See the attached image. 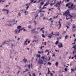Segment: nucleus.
<instances>
[{
    "label": "nucleus",
    "instance_id": "nucleus-1",
    "mask_svg": "<svg viewBox=\"0 0 76 76\" xmlns=\"http://www.w3.org/2000/svg\"><path fill=\"white\" fill-rule=\"evenodd\" d=\"M63 15V16H64V15H65V16H69L71 18H72V17H73V16L70 15V12H69V11H68V10H67L65 12H64Z\"/></svg>",
    "mask_w": 76,
    "mask_h": 76
},
{
    "label": "nucleus",
    "instance_id": "nucleus-2",
    "mask_svg": "<svg viewBox=\"0 0 76 76\" xmlns=\"http://www.w3.org/2000/svg\"><path fill=\"white\" fill-rule=\"evenodd\" d=\"M68 8L69 9H72V10H76V8H75V7L73 5V4H72L71 5V6H69L68 7Z\"/></svg>",
    "mask_w": 76,
    "mask_h": 76
},
{
    "label": "nucleus",
    "instance_id": "nucleus-3",
    "mask_svg": "<svg viewBox=\"0 0 76 76\" xmlns=\"http://www.w3.org/2000/svg\"><path fill=\"white\" fill-rule=\"evenodd\" d=\"M61 1H60L59 2H58L56 4L55 6H56V7L59 8V7H60V4H61Z\"/></svg>",
    "mask_w": 76,
    "mask_h": 76
},
{
    "label": "nucleus",
    "instance_id": "nucleus-4",
    "mask_svg": "<svg viewBox=\"0 0 76 76\" xmlns=\"http://www.w3.org/2000/svg\"><path fill=\"white\" fill-rule=\"evenodd\" d=\"M20 12H22L23 13H25V15L26 16V15H28V12H27L26 10L25 11V10H22L20 11Z\"/></svg>",
    "mask_w": 76,
    "mask_h": 76
},
{
    "label": "nucleus",
    "instance_id": "nucleus-5",
    "mask_svg": "<svg viewBox=\"0 0 76 76\" xmlns=\"http://www.w3.org/2000/svg\"><path fill=\"white\" fill-rule=\"evenodd\" d=\"M72 48H74V51H73L72 52V54L74 55L75 53H76V45H73Z\"/></svg>",
    "mask_w": 76,
    "mask_h": 76
},
{
    "label": "nucleus",
    "instance_id": "nucleus-6",
    "mask_svg": "<svg viewBox=\"0 0 76 76\" xmlns=\"http://www.w3.org/2000/svg\"><path fill=\"white\" fill-rule=\"evenodd\" d=\"M38 63H39V64L42 65V64H43V60H42V59H41L38 61Z\"/></svg>",
    "mask_w": 76,
    "mask_h": 76
},
{
    "label": "nucleus",
    "instance_id": "nucleus-7",
    "mask_svg": "<svg viewBox=\"0 0 76 76\" xmlns=\"http://www.w3.org/2000/svg\"><path fill=\"white\" fill-rule=\"evenodd\" d=\"M58 46L59 48H62V47H63V44H62V43H60V44H59Z\"/></svg>",
    "mask_w": 76,
    "mask_h": 76
},
{
    "label": "nucleus",
    "instance_id": "nucleus-8",
    "mask_svg": "<svg viewBox=\"0 0 76 76\" xmlns=\"http://www.w3.org/2000/svg\"><path fill=\"white\" fill-rule=\"evenodd\" d=\"M19 32V30L18 29H15L14 31V32L15 34H18V33H19V32Z\"/></svg>",
    "mask_w": 76,
    "mask_h": 76
},
{
    "label": "nucleus",
    "instance_id": "nucleus-9",
    "mask_svg": "<svg viewBox=\"0 0 76 76\" xmlns=\"http://www.w3.org/2000/svg\"><path fill=\"white\" fill-rule=\"evenodd\" d=\"M10 20L8 21L7 23V25L9 26H10L12 25V24H10Z\"/></svg>",
    "mask_w": 76,
    "mask_h": 76
},
{
    "label": "nucleus",
    "instance_id": "nucleus-10",
    "mask_svg": "<svg viewBox=\"0 0 76 76\" xmlns=\"http://www.w3.org/2000/svg\"><path fill=\"white\" fill-rule=\"evenodd\" d=\"M22 28V26H18L17 29H19V30H18V32H20V28Z\"/></svg>",
    "mask_w": 76,
    "mask_h": 76
},
{
    "label": "nucleus",
    "instance_id": "nucleus-11",
    "mask_svg": "<svg viewBox=\"0 0 76 76\" xmlns=\"http://www.w3.org/2000/svg\"><path fill=\"white\" fill-rule=\"evenodd\" d=\"M49 0H48V1L46 2V4H45L44 6H46L48 5V4H50V3H49Z\"/></svg>",
    "mask_w": 76,
    "mask_h": 76
},
{
    "label": "nucleus",
    "instance_id": "nucleus-12",
    "mask_svg": "<svg viewBox=\"0 0 76 76\" xmlns=\"http://www.w3.org/2000/svg\"><path fill=\"white\" fill-rule=\"evenodd\" d=\"M73 26H74L72 27V32H75V30L73 29H74V28H76V26L75 25V24H73Z\"/></svg>",
    "mask_w": 76,
    "mask_h": 76
},
{
    "label": "nucleus",
    "instance_id": "nucleus-13",
    "mask_svg": "<svg viewBox=\"0 0 76 76\" xmlns=\"http://www.w3.org/2000/svg\"><path fill=\"white\" fill-rule=\"evenodd\" d=\"M23 61H24V63H26L27 62V59L24 58L23 60Z\"/></svg>",
    "mask_w": 76,
    "mask_h": 76
},
{
    "label": "nucleus",
    "instance_id": "nucleus-14",
    "mask_svg": "<svg viewBox=\"0 0 76 76\" xmlns=\"http://www.w3.org/2000/svg\"><path fill=\"white\" fill-rule=\"evenodd\" d=\"M70 3H68L66 4V7H68V6H69L70 5Z\"/></svg>",
    "mask_w": 76,
    "mask_h": 76
},
{
    "label": "nucleus",
    "instance_id": "nucleus-15",
    "mask_svg": "<svg viewBox=\"0 0 76 76\" xmlns=\"http://www.w3.org/2000/svg\"><path fill=\"white\" fill-rule=\"evenodd\" d=\"M56 1L55 0L54 2L53 3H51L50 4V6H53V5L55 4V3H56Z\"/></svg>",
    "mask_w": 76,
    "mask_h": 76
},
{
    "label": "nucleus",
    "instance_id": "nucleus-16",
    "mask_svg": "<svg viewBox=\"0 0 76 76\" xmlns=\"http://www.w3.org/2000/svg\"><path fill=\"white\" fill-rule=\"evenodd\" d=\"M53 35H56V36H59V32H58V34H53Z\"/></svg>",
    "mask_w": 76,
    "mask_h": 76
},
{
    "label": "nucleus",
    "instance_id": "nucleus-17",
    "mask_svg": "<svg viewBox=\"0 0 76 76\" xmlns=\"http://www.w3.org/2000/svg\"><path fill=\"white\" fill-rule=\"evenodd\" d=\"M40 4L41 6H42V5L44 4V1H43L42 2H41Z\"/></svg>",
    "mask_w": 76,
    "mask_h": 76
},
{
    "label": "nucleus",
    "instance_id": "nucleus-18",
    "mask_svg": "<svg viewBox=\"0 0 76 76\" xmlns=\"http://www.w3.org/2000/svg\"><path fill=\"white\" fill-rule=\"evenodd\" d=\"M49 36H48V38H51L52 35H51V34H49Z\"/></svg>",
    "mask_w": 76,
    "mask_h": 76
},
{
    "label": "nucleus",
    "instance_id": "nucleus-19",
    "mask_svg": "<svg viewBox=\"0 0 76 76\" xmlns=\"http://www.w3.org/2000/svg\"><path fill=\"white\" fill-rule=\"evenodd\" d=\"M8 10L7 9H3L2 10V11H6L7 10Z\"/></svg>",
    "mask_w": 76,
    "mask_h": 76
},
{
    "label": "nucleus",
    "instance_id": "nucleus-20",
    "mask_svg": "<svg viewBox=\"0 0 76 76\" xmlns=\"http://www.w3.org/2000/svg\"><path fill=\"white\" fill-rule=\"evenodd\" d=\"M50 73V69L49 68H48V73L47 74L48 75V74H49Z\"/></svg>",
    "mask_w": 76,
    "mask_h": 76
},
{
    "label": "nucleus",
    "instance_id": "nucleus-21",
    "mask_svg": "<svg viewBox=\"0 0 76 76\" xmlns=\"http://www.w3.org/2000/svg\"><path fill=\"white\" fill-rule=\"evenodd\" d=\"M58 62H57L55 64V65L56 66H58Z\"/></svg>",
    "mask_w": 76,
    "mask_h": 76
},
{
    "label": "nucleus",
    "instance_id": "nucleus-22",
    "mask_svg": "<svg viewBox=\"0 0 76 76\" xmlns=\"http://www.w3.org/2000/svg\"><path fill=\"white\" fill-rule=\"evenodd\" d=\"M40 56H41V55H37V57H39V58Z\"/></svg>",
    "mask_w": 76,
    "mask_h": 76
},
{
    "label": "nucleus",
    "instance_id": "nucleus-23",
    "mask_svg": "<svg viewBox=\"0 0 76 76\" xmlns=\"http://www.w3.org/2000/svg\"><path fill=\"white\" fill-rule=\"evenodd\" d=\"M45 6H44V5L43 6V7L42 8V10L43 9H45V8H47V7H45Z\"/></svg>",
    "mask_w": 76,
    "mask_h": 76
},
{
    "label": "nucleus",
    "instance_id": "nucleus-24",
    "mask_svg": "<svg viewBox=\"0 0 76 76\" xmlns=\"http://www.w3.org/2000/svg\"><path fill=\"white\" fill-rule=\"evenodd\" d=\"M31 65H30V64H29V65H28V69H31V67H30V66H31Z\"/></svg>",
    "mask_w": 76,
    "mask_h": 76
},
{
    "label": "nucleus",
    "instance_id": "nucleus-25",
    "mask_svg": "<svg viewBox=\"0 0 76 76\" xmlns=\"http://www.w3.org/2000/svg\"><path fill=\"white\" fill-rule=\"evenodd\" d=\"M65 39H67V38H68V36L67 35H66V36H65Z\"/></svg>",
    "mask_w": 76,
    "mask_h": 76
},
{
    "label": "nucleus",
    "instance_id": "nucleus-26",
    "mask_svg": "<svg viewBox=\"0 0 76 76\" xmlns=\"http://www.w3.org/2000/svg\"><path fill=\"white\" fill-rule=\"evenodd\" d=\"M20 72V71L19 70L18 72H17L16 75H18L19 73V72Z\"/></svg>",
    "mask_w": 76,
    "mask_h": 76
},
{
    "label": "nucleus",
    "instance_id": "nucleus-27",
    "mask_svg": "<svg viewBox=\"0 0 76 76\" xmlns=\"http://www.w3.org/2000/svg\"><path fill=\"white\" fill-rule=\"evenodd\" d=\"M33 22H34V23H35L34 24L35 25H36V24H37V22H36V21H35V20H34L33 21Z\"/></svg>",
    "mask_w": 76,
    "mask_h": 76
},
{
    "label": "nucleus",
    "instance_id": "nucleus-28",
    "mask_svg": "<svg viewBox=\"0 0 76 76\" xmlns=\"http://www.w3.org/2000/svg\"><path fill=\"white\" fill-rule=\"evenodd\" d=\"M64 70H65V72L67 71V68H65L64 69Z\"/></svg>",
    "mask_w": 76,
    "mask_h": 76
},
{
    "label": "nucleus",
    "instance_id": "nucleus-29",
    "mask_svg": "<svg viewBox=\"0 0 76 76\" xmlns=\"http://www.w3.org/2000/svg\"><path fill=\"white\" fill-rule=\"evenodd\" d=\"M28 28H29V29H31V25H29L28 26Z\"/></svg>",
    "mask_w": 76,
    "mask_h": 76
},
{
    "label": "nucleus",
    "instance_id": "nucleus-30",
    "mask_svg": "<svg viewBox=\"0 0 76 76\" xmlns=\"http://www.w3.org/2000/svg\"><path fill=\"white\" fill-rule=\"evenodd\" d=\"M18 15H19L18 16H20V15H21V13H20V12H19L18 13Z\"/></svg>",
    "mask_w": 76,
    "mask_h": 76
},
{
    "label": "nucleus",
    "instance_id": "nucleus-31",
    "mask_svg": "<svg viewBox=\"0 0 76 76\" xmlns=\"http://www.w3.org/2000/svg\"><path fill=\"white\" fill-rule=\"evenodd\" d=\"M42 52L41 53V52H40V51H38V53H39V54H41V53H43V51H42Z\"/></svg>",
    "mask_w": 76,
    "mask_h": 76
},
{
    "label": "nucleus",
    "instance_id": "nucleus-32",
    "mask_svg": "<svg viewBox=\"0 0 76 76\" xmlns=\"http://www.w3.org/2000/svg\"><path fill=\"white\" fill-rule=\"evenodd\" d=\"M17 67L19 69H21V68L20 66H17Z\"/></svg>",
    "mask_w": 76,
    "mask_h": 76
},
{
    "label": "nucleus",
    "instance_id": "nucleus-33",
    "mask_svg": "<svg viewBox=\"0 0 76 76\" xmlns=\"http://www.w3.org/2000/svg\"><path fill=\"white\" fill-rule=\"evenodd\" d=\"M58 41H56V42H55L56 44H58Z\"/></svg>",
    "mask_w": 76,
    "mask_h": 76
},
{
    "label": "nucleus",
    "instance_id": "nucleus-34",
    "mask_svg": "<svg viewBox=\"0 0 76 76\" xmlns=\"http://www.w3.org/2000/svg\"><path fill=\"white\" fill-rule=\"evenodd\" d=\"M44 27L40 29V31H42L43 29H44Z\"/></svg>",
    "mask_w": 76,
    "mask_h": 76
},
{
    "label": "nucleus",
    "instance_id": "nucleus-35",
    "mask_svg": "<svg viewBox=\"0 0 76 76\" xmlns=\"http://www.w3.org/2000/svg\"><path fill=\"white\" fill-rule=\"evenodd\" d=\"M42 37L43 38H45V35H44V34H42Z\"/></svg>",
    "mask_w": 76,
    "mask_h": 76
},
{
    "label": "nucleus",
    "instance_id": "nucleus-36",
    "mask_svg": "<svg viewBox=\"0 0 76 76\" xmlns=\"http://www.w3.org/2000/svg\"><path fill=\"white\" fill-rule=\"evenodd\" d=\"M29 6L28 5L27 6V7H26V10H28V8H29Z\"/></svg>",
    "mask_w": 76,
    "mask_h": 76
},
{
    "label": "nucleus",
    "instance_id": "nucleus-37",
    "mask_svg": "<svg viewBox=\"0 0 76 76\" xmlns=\"http://www.w3.org/2000/svg\"><path fill=\"white\" fill-rule=\"evenodd\" d=\"M48 64H49V65H51V64L50 63V62H48Z\"/></svg>",
    "mask_w": 76,
    "mask_h": 76
},
{
    "label": "nucleus",
    "instance_id": "nucleus-38",
    "mask_svg": "<svg viewBox=\"0 0 76 76\" xmlns=\"http://www.w3.org/2000/svg\"><path fill=\"white\" fill-rule=\"evenodd\" d=\"M42 12V9L40 10H39L38 12L40 13V12Z\"/></svg>",
    "mask_w": 76,
    "mask_h": 76
},
{
    "label": "nucleus",
    "instance_id": "nucleus-39",
    "mask_svg": "<svg viewBox=\"0 0 76 76\" xmlns=\"http://www.w3.org/2000/svg\"><path fill=\"white\" fill-rule=\"evenodd\" d=\"M2 1L3 2H4V0L2 1L1 0H0V3H1V2Z\"/></svg>",
    "mask_w": 76,
    "mask_h": 76
},
{
    "label": "nucleus",
    "instance_id": "nucleus-40",
    "mask_svg": "<svg viewBox=\"0 0 76 76\" xmlns=\"http://www.w3.org/2000/svg\"><path fill=\"white\" fill-rule=\"evenodd\" d=\"M42 59H43L44 60V59H45V57L44 56H42Z\"/></svg>",
    "mask_w": 76,
    "mask_h": 76
},
{
    "label": "nucleus",
    "instance_id": "nucleus-41",
    "mask_svg": "<svg viewBox=\"0 0 76 76\" xmlns=\"http://www.w3.org/2000/svg\"><path fill=\"white\" fill-rule=\"evenodd\" d=\"M6 12H7V14L9 13V10H8Z\"/></svg>",
    "mask_w": 76,
    "mask_h": 76
},
{
    "label": "nucleus",
    "instance_id": "nucleus-42",
    "mask_svg": "<svg viewBox=\"0 0 76 76\" xmlns=\"http://www.w3.org/2000/svg\"><path fill=\"white\" fill-rule=\"evenodd\" d=\"M31 3H32V2H34V0H31Z\"/></svg>",
    "mask_w": 76,
    "mask_h": 76
},
{
    "label": "nucleus",
    "instance_id": "nucleus-43",
    "mask_svg": "<svg viewBox=\"0 0 76 76\" xmlns=\"http://www.w3.org/2000/svg\"><path fill=\"white\" fill-rule=\"evenodd\" d=\"M33 76H36V75H35V73H34L33 74Z\"/></svg>",
    "mask_w": 76,
    "mask_h": 76
},
{
    "label": "nucleus",
    "instance_id": "nucleus-44",
    "mask_svg": "<svg viewBox=\"0 0 76 76\" xmlns=\"http://www.w3.org/2000/svg\"><path fill=\"white\" fill-rule=\"evenodd\" d=\"M75 71V69H71V72H74Z\"/></svg>",
    "mask_w": 76,
    "mask_h": 76
},
{
    "label": "nucleus",
    "instance_id": "nucleus-45",
    "mask_svg": "<svg viewBox=\"0 0 76 76\" xmlns=\"http://www.w3.org/2000/svg\"><path fill=\"white\" fill-rule=\"evenodd\" d=\"M25 71L26 72H28V69H25Z\"/></svg>",
    "mask_w": 76,
    "mask_h": 76
},
{
    "label": "nucleus",
    "instance_id": "nucleus-46",
    "mask_svg": "<svg viewBox=\"0 0 76 76\" xmlns=\"http://www.w3.org/2000/svg\"><path fill=\"white\" fill-rule=\"evenodd\" d=\"M76 44V42L74 41V43H72V44Z\"/></svg>",
    "mask_w": 76,
    "mask_h": 76
},
{
    "label": "nucleus",
    "instance_id": "nucleus-47",
    "mask_svg": "<svg viewBox=\"0 0 76 76\" xmlns=\"http://www.w3.org/2000/svg\"><path fill=\"white\" fill-rule=\"evenodd\" d=\"M9 72V70L7 71V73H8Z\"/></svg>",
    "mask_w": 76,
    "mask_h": 76
},
{
    "label": "nucleus",
    "instance_id": "nucleus-48",
    "mask_svg": "<svg viewBox=\"0 0 76 76\" xmlns=\"http://www.w3.org/2000/svg\"><path fill=\"white\" fill-rule=\"evenodd\" d=\"M24 28H22L20 29V31H22V30H23Z\"/></svg>",
    "mask_w": 76,
    "mask_h": 76
},
{
    "label": "nucleus",
    "instance_id": "nucleus-49",
    "mask_svg": "<svg viewBox=\"0 0 76 76\" xmlns=\"http://www.w3.org/2000/svg\"><path fill=\"white\" fill-rule=\"evenodd\" d=\"M31 3H31V2L28 3V4H29V6H31Z\"/></svg>",
    "mask_w": 76,
    "mask_h": 76
},
{
    "label": "nucleus",
    "instance_id": "nucleus-50",
    "mask_svg": "<svg viewBox=\"0 0 76 76\" xmlns=\"http://www.w3.org/2000/svg\"><path fill=\"white\" fill-rule=\"evenodd\" d=\"M74 57H75V59H76V55H75L74 56Z\"/></svg>",
    "mask_w": 76,
    "mask_h": 76
},
{
    "label": "nucleus",
    "instance_id": "nucleus-51",
    "mask_svg": "<svg viewBox=\"0 0 76 76\" xmlns=\"http://www.w3.org/2000/svg\"><path fill=\"white\" fill-rule=\"evenodd\" d=\"M66 27L67 28V29H69V26H66Z\"/></svg>",
    "mask_w": 76,
    "mask_h": 76
},
{
    "label": "nucleus",
    "instance_id": "nucleus-52",
    "mask_svg": "<svg viewBox=\"0 0 76 76\" xmlns=\"http://www.w3.org/2000/svg\"><path fill=\"white\" fill-rule=\"evenodd\" d=\"M29 23H31V24H32V21H29Z\"/></svg>",
    "mask_w": 76,
    "mask_h": 76
},
{
    "label": "nucleus",
    "instance_id": "nucleus-53",
    "mask_svg": "<svg viewBox=\"0 0 76 76\" xmlns=\"http://www.w3.org/2000/svg\"><path fill=\"white\" fill-rule=\"evenodd\" d=\"M4 44H5V42H4L2 44V45H4Z\"/></svg>",
    "mask_w": 76,
    "mask_h": 76
},
{
    "label": "nucleus",
    "instance_id": "nucleus-54",
    "mask_svg": "<svg viewBox=\"0 0 76 76\" xmlns=\"http://www.w3.org/2000/svg\"><path fill=\"white\" fill-rule=\"evenodd\" d=\"M42 33H43V34H44V32H45V31H44V30H42Z\"/></svg>",
    "mask_w": 76,
    "mask_h": 76
},
{
    "label": "nucleus",
    "instance_id": "nucleus-55",
    "mask_svg": "<svg viewBox=\"0 0 76 76\" xmlns=\"http://www.w3.org/2000/svg\"><path fill=\"white\" fill-rule=\"evenodd\" d=\"M4 73V71H3V72H1V74H3Z\"/></svg>",
    "mask_w": 76,
    "mask_h": 76
},
{
    "label": "nucleus",
    "instance_id": "nucleus-56",
    "mask_svg": "<svg viewBox=\"0 0 76 76\" xmlns=\"http://www.w3.org/2000/svg\"><path fill=\"white\" fill-rule=\"evenodd\" d=\"M50 75H51V76H54L53 75V73H51V72L50 73Z\"/></svg>",
    "mask_w": 76,
    "mask_h": 76
},
{
    "label": "nucleus",
    "instance_id": "nucleus-57",
    "mask_svg": "<svg viewBox=\"0 0 76 76\" xmlns=\"http://www.w3.org/2000/svg\"><path fill=\"white\" fill-rule=\"evenodd\" d=\"M45 52H49V51H48V50H46V51H45Z\"/></svg>",
    "mask_w": 76,
    "mask_h": 76
},
{
    "label": "nucleus",
    "instance_id": "nucleus-58",
    "mask_svg": "<svg viewBox=\"0 0 76 76\" xmlns=\"http://www.w3.org/2000/svg\"><path fill=\"white\" fill-rule=\"evenodd\" d=\"M20 39V38H18V39H17V40L18 41H19V39Z\"/></svg>",
    "mask_w": 76,
    "mask_h": 76
},
{
    "label": "nucleus",
    "instance_id": "nucleus-59",
    "mask_svg": "<svg viewBox=\"0 0 76 76\" xmlns=\"http://www.w3.org/2000/svg\"><path fill=\"white\" fill-rule=\"evenodd\" d=\"M12 21H14V22H15V19L12 20Z\"/></svg>",
    "mask_w": 76,
    "mask_h": 76
},
{
    "label": "nucleus",
    "instance_id": "nucleus-60",
    "mask_svg": "<svg viewBox=\"0 0 76 76\" xmlns=\"http://www.w3.org/2000/svg\"><path fill=\"white\" fill-rule=\"evenodd\" d=\"M34 30V31H35V30H36V28H34V29H33Z\"/></svg>",
    "mask_w": 76,
    "mask_h": 76
},
{
    "label": "nucleus",
    "instance_id": "nucleus-61",
    "mask_svg": "<svg viewBox=\"0 0 76 76\" xmlns=\"http://www.w3.org/2000/svg\"><path fill=\"white\" fill-rule=\"evenodd\" d=\"M51 35H53V32H52L51 33H50Z\"/></svg>",
    "mask_w": 76,
    "mask_h": 76
},
{
    "label": "nucleus",
    "instance_id": "nucleus-62",
    "mask_svg": "<svg viewBox=\"0 0 76 76\" xmlns=\"http://www.w3.org/2000/svg\"><path fill=\"white\" fill-rule=\"evenodd\" d=\"M74 2L76 3V0H74Z\"/></svg>",
    "mask_w": 76,
    "mask_h": 76
},
{
    "label": "nucleus",
    "instance_id": "nucleus-63",
    "mask_svg": "<svg viewBox=\"0 0 76 76\" xmlns=\"http://www.w3.org/2000/svg\"><path fill=\"white\" fill-rule=\"evenodd\" d=\"M51 19H52V18H50V19L49 20H51Z\"/></svg>",
    "mask_w": 76,
    "mask_h": 76
},
{
    "label": "nucleus",
    "instance_id": "nucleus-64",
    "mask_svg": "<svg viewBox=\"0 0 76 76\" xmlns=\"http://www.w3.org/2000/svg\"><path fill=\"white\" fill-rule=\"evenodd\" d=\"M74 57H74V56H73V57L71 58L72 59H73V58H74Z\"/></svg>",
    "mask_w": 76,
    "mask_h": 76
}]
</instances>
